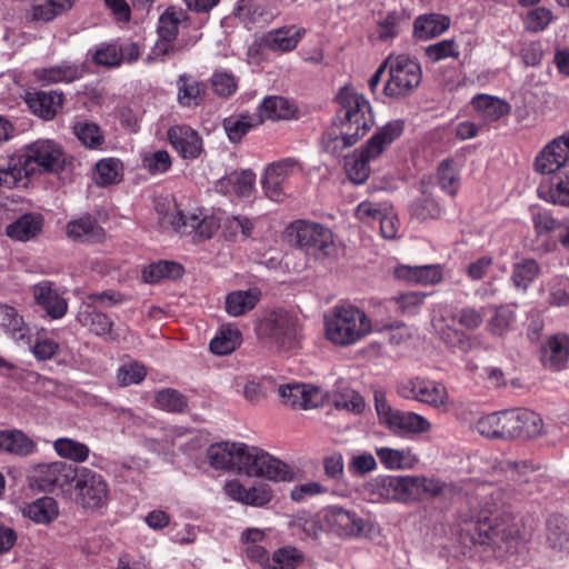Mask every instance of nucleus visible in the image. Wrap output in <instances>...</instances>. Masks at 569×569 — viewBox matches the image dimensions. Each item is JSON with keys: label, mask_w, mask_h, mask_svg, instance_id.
<instances>
[{"label": "nucleus", "mask_w": 569, "mask_h": 569, "mask_svg": "<svg viewBox=\"0 0 569 569\" xmlns=\"http://www.w3.org/2000/svg\"><path fill=\"white\" fill-rule=\"evenodd\" d=\"M395 276L422 286L437 284L443 278L442 268L439 264L399 266L395 269Z\"/></svg>", "instance_id": "27"}, {"label": "nucleus", "mask_w": 569, "mask_h": 569, "mask_svg": "<svg viewBox=\"0 0 569 569\" xmlns=\"http://www.w3.org/2000/svg\"><path fill=\"white\" fill-rule=\"evenodd\" d=\"M156 405L168 412H181L188 405L187 398L174 389L159 390L154 396Z\"/></svg>", "instance_id": "55"}, {"label": "nucleus", "mask_w": 569, "mask_h": 569, "mask_svg": "<svg viewBox=\"0 0 569 569\" xmlns=\"http://www.w3.org/2000/svg\"><path fill=\"white\" fill-rule=\"evenodd\" d=\"M146 376V367L138 361L130 360L118 368L116 379L120 387H128L140 383Z\"/></svg>", "instance_id": "54"}, {"label": "nucleus", "mask_w": 569, "mask_h": 569, "mask_svg": "<svg viewBox=\"0 0 569 569\" xmlns=\"http://www.w3.org/2000/svg\"><path fill=\"white\" fill-rule=\"evenodd\" d=\"M38 451L36 440L21 429H0V452L29 457Z\"/></svg>", "instance_id": "20"}, {"label": "nucleus", "mask_w": 569, "mask_h": 569, "mask_svg": "<svg viewBox=\"0 0 569 569\" xmlns=\"http://www.w3.org/2000/svg\"><path fill=\"white\" fill-rule=\"evenodd\" d=\"M254 114L260 119L261 124L266 120L290 119L295 114V109L287 99L271 96L260 102Z\"/></svg>", "instance_id": "35"}, {"label": "nucleus", "mask_w": 569, "mask_h": 569, "mask_svg": "<svg viewBox=\"0 0 569 569\" xmlns=\"http://www.w3.org/2000/svg\"><path fill=\"white\" fill-rule=\"evenodd\" d=\"M186 18L181 9L174 7L168 8L159 18L157 33L163 39L176 40L179 31V24Z\"/></svg>", "instance_id": "52"}, {"label": "nucleus", "mask_w": 569, "mask_h": 569, "mask_svg": "<svg viewBox=\"0 0 569 569\" xmlns=\"http://www.w3.org/2000/svg\"><path fill=\"white\" fill-rule=\"evenodd\" d=\"M372 161L367 159L360 149L355 150L345 164L350 181L356 184L363 183L370 176V162Z\"/></svg>", "instance_id": "51"}, {"label": "nucleus", "mask_w": 569, "mask_h": 569, "mask_svg": "<svg viewBox=\"0 0 569 569\" xmlns=\"http://www.w3.org/2000/svg\"><path fill=\"white\" fill-rule=\"evenodd\" d=\"M26 102L32 113L44 120H51L62 107L63 94L58 91H38L28 93Z\"/></svg>", "instance_id": "23"}, {"label": "nucleus", "mask_w": 569, "mask_h": 569, "mask_svg": "<svg viewBox=\"0 0 569 569\" xmlns=\"http://www.w3.org/2000/svg\"><path fill=\"white\" fill-rule=\"evenodd\" d=\"M32 295L36 303L40 306L52 319L62 318L68 310L67 300L59 295L50 281H41L33 286Z\"/></svg>", "instance_id": "19"}, {"label": "nucleus", "mask_w": 569, "mask_h": 569, "mask_svg": "<svg viewBox=\"0 0 569 569\" xmlns=\"http://www.w3.org/2000/svg\"><path fill=\"white\" fill-rule=\"evenodd\" d=\"M472 107L486 121H497L510 112V104L489 94H478L472 98Z\"/></svg>", "instance_id": "42"}, {"label": "nucleus", "mask_w": 569, "mask_h": 569, "mask_svg": "<svg viewBox=\"0 0 569 569\" xmlns=\"http://www.w3.org/2000/svg\"><path fill=\"white\" fill-rule=\"evenodd\" d=\"M237 471L248 477L266 478L276 482L295 480V469L269 452L242 443Z\"/></svg>", "instance_id": "3"}, {"label": "nucleus", "mask_w": 569, "mask_h": 569, "mask_svg": "<svg viewBox=\"0 0 569 569\" xmlns=\"http://www.w3.org/2000/svg\"><path fill=\"white\" fill-rule=\"evenodd\" d=\"M73 482L77 499L84 508L97 509L106 503L109 488L100 473L87 467H81L78 468L77 478Z\"/></svg>", "instance_id": "12"}, {"label": "nucleus", "mask_w": 569, "mask_h": 569, "mask_svg": "<svg viewBox=\"0 0 569 569\" xmlns=\"http://www.w3.org/2000/svg\"><path fill=\"white\" fill-rule=\"evenodd\" d=\"M569 166V131L550 140L535 157L533 169L551 174Z\"/></svg>", "instance_id": "13"}, {"label": "nucleus", "mask_w": 569, "mask_h": 569, "mask_svg": "<svg viewBox=\"0 0 569 569\" xmlns=\"http://www.w3.org/2000/svg\"><path fill=\"white\" fill-rule=\"evenodd\" d=\"M516 321V305H500L495 307L492 316L487 321V330L492 336L502 337L515 328Z\"/></svg>", "instance_id": "39"}, {"label": "nucleus", "mask_w": 569, "mask_h": 569, "mask_svg": "<svg viewBox=\"0 0 569 569\" xmlns=\"http://www.w3.org/2000/svg\"><path fill=\"white\" fill-rule=\"evenodd\" d=\"M539 273L540 267L535 259H522L512 266L511 281L517 289L526 291Z\"/></svg>", "instance_id": "50"}, {"label": "nucleus", "mask_w": 569, "mask_h": 569, "mask_svg": "<svg viewBox=\"0 0 569 569\" xmlns=\"http://www.w3.org/2000/svg\"><path fill=\"white\" fill-rule=\"evenodd\" d=\"M500 439L513 440L520 438V408L500 411Z\"/></svg>", "instance_id": "59"}, {"label": "nucleus", "mask_w": 569, "mask_h": 569, "mask_svg": "<svg viewBox=\"0 0 569 569\" xmlns=\"http://www.w3.org/2000/svg\"><path fill=\"white\" fill-rule=\"evenodd\" d=\"M178 224L196 229L200 237L209 239L220 228V219L213 214H203L201 210L188 213L179 212Z\"/></svg>", "instance_id": "37"}, {"label": "nucleus", "mask_w": 569, "mask_h": 569, "mask_svg": "<svg viewBox=\"0 0 569 569\" xmlns=\"http://www.w3.org/2000/svg\"><path fill=\"white\" fill-rule=\"evenodd\" d=\"M375 402L380 423L396 436L413 437L432 429V425L427 418L413 411L391 408L382 395L376 393Z\"/></svg>", "instance_id": "6"}, {"label": "nucleus", "mask_w": 569, "mask_h": 569, "mask_svg": "<svg viewBox=\"0 0 569 569\" xmlns=\"http://www.w3.org/2000/svg\"><path fill=\"white\" fill-rule=\"evenodd\" d=\"M239 442H220L211 445L207 449V459L214 469L237 470L240 457Z\"/></svg>", "instance_id": "26"}, {"label": "nucleus", "mask_w": 569, "mask_h": 569, "mask_svg": "<svg viewBox=\"0 0 569 569\" xmlns=\"http://www.w3.org/2000/svg\"><path fill=\"white\" fill-rule=\"evenodd\" d=\"M289 230L296 244L315 260L325 261L337 257L333 233L323 224L298 220L291 223Z\"/></svg>", "instance_id": "5"}, {"label": "nucleus", "mask_w": 569, "mask_h": 569, "mask_svg": "<svg viewBox=\"0 0 569 569\" xmlns=\"http://www.w3.org/2000/svg\"><path fill=\"white\" fill-rule=\"evenodd\" d=\"M23 516L36 523L48 525L59 516L58 502L52 497H42L23 508Z\"/></svg>", "instance_id": "40"}, {"label": "nucleus", "mask_w": 569, "mask_h": 569, "mask_svg": "<svg viewBox=\"0 0 569 569\" xmlns=\"http://www.w3.org/2000/svg\"><path fill=\"white\" fill-rule=\"evenodd\" d=\"M339 104L338 118L340 120H348L361 110L368 111L370 102L366 97L353 88L345 86L341 88L336 97Z\"/></svg>", "instance_id": "34"}, {"label": "nucleus", "mask_w": 569, "mask_h": 569, "mask_svg": "<svg viewBox=\"0 0 569 569\" xmlns=\"http://www.w3.org/2000/svg\"><path fill=\"white\" fill-rule=\"evenodd\" d=\"M325 519L330 530L342 538L365 536L369 527V522L360 518L355 511L341 507L328 509Z\"/></svg>", "instance_id": "15"}, {"label": "nucleus", "mask_w": 569, "mask_h": 569, "mask_svg": "<svg viewBox=\"0 0 569 569\" xmlns=\"http://www.w3.org/2000/svg\"><path fill=\"white\" fill-rule=\"evenodd\" d=\"M370 331V319L362 310L353 306H336L325 317V336L335 346L355 345Z\"/></svg>", "instance_id": "2"}, {"label": "nucleus", "mask_w": 569, "mask_h": 569, "mask_svg": "<svg viewBox=\"0 0 569 569\" xmlns=\"http://www.w3.org/2000/svg\"><path fill=\"white\" fill-rule=\"evenodd\" d=\"M503 496L499 489L490 492L493 505L489 508L490 517L473 525L472 541L479 545H493L513 553L530 540L533 526L529 519L517 518L503 510Z\"/></svg>", "instance_id": "1"}, {"label": "nucleus", "mask_w": 569, "mask_h": 569, "mask_svg": "<svg viewBox=\"0 0 569 569\" xmlns=\"http://www.w3.org/2000/svg\"><path fill=\"white\" fill-rule=\"evenodd\" d=\"M67 234L73 240L94 242L103 237V229L90 216L72 220L67 224Z\"/></svg>", "instance_id": "43"}, {"label": "nucleus", "mask_w": 569, "mask_h": 569, "mask_svg": "<svg viewBox=\"0 0 569 569\" xmlns=\"http://www.w3.org/2000/svg\"><path fill=\"white\" fill-rule=\"evenodd\" d=\"M261 292L258 288L234 290L226 297L224 309L231 317H240L256 308Z\"/></svg>", "instance_id": "29"}, {"label": "nucleus", "mask_w": 569, "mask_h": 569, "mask_svg": "<svg viewBox=\"0 0 569 569\" xmlns=\"http://www.w3.org/2000/svg\"><path fill=\"white\" fill-rule=\"evenodd\" d=\"M82 68L74 63H64L34 70V77L43 84H52L59 82L70 83L82 78Z\"/></svg>", "instance_id": "33"}, {"label": "nucleus", "mask_w": 569, "mask_h": 569, "mask_svg": "<svg viewBox=\"0 0 569 569\" xmlns=\"http://www.w3.org/2000/svg\"><path fill=\"white\" fill-rule=\"evenodd\" d=\"M74 0H32L28 17L32 21L49 22L69 11Z\"/></svg>", "instance_id": "32"}, {"label": "nucleus", "mask_w": 569, "mask_h": 569, "mask_svg": "<svg viewBox=\"0 0 569 569\" xmlns=\"http://www.w3.org/2000/svg\"><path fill=\"white\" fill-rule=\"evenodd\" d=\"M212 91L220 98H229L238 89V79L229 71L219 70L210 78Z\"/></svg>", "instance_id": "58"}, {"label": "nucleus", "mask_w": 569, "mask_h": 569, "mask_svg": "<svg viewBox=\"0 0 569 569\" xmlns=\"http://www.w3.org/2000/svg\"><path fill=\"white\" fill-rule=\"evenodd\" d=\"M398 391L402 398L422 402L436 409L443 408L449 402V393L441 382L422 377L402 382Z\"/></svg>", "instance_id": "11"}, {"label": "nucleus", "mask_w": 569, "mask_h": 569, "mask_svg": "<svg viewBox=\"0 0 569 569\" xmlns=\"http://www.w3.org/2000/svg\"><path fill=\"white\" fill-rule=\"evenodd\" d=\"M302 561V553L295 547H283L274 551L269 569H297Z\"/></svg>", "instance_id": "57"}, {"label": "nucleus", "mask_w": 569, "mask_h": 569, "mask_svg": "<svg viewBox=\"0 0 569 569\" xmlns=\"http://www.w3.org/2000/svg\"><path fill=\"white\" fill-rule=\"evenodd\" d=\"M450 27V18L445 14L429 13L420 16L415 21V33L420 39L435 38Z\"/></svg>", "instance_id": "44"}, {"label": "nucleus", "mask_w": 569, "mask_h": 569, "mask_svg": "<svg viewBox=\"0 0 569 569\" xmlns=\"http://www.w3.org/2000/svg\"><path fill=\"white\" fill-rule=\"evenodd\" d=\"M403 120L396 119L379 127L369 140L359 148L367 159L377 160L403 133Z\"/></svg>", "instance_id": "17"}, {"label": "nucleus", "mask_w": 569, "mask_h": 569, "mask_svg": "<svg viewBox=\"0 0 569 569\" xmlns=\"http://www.w3.org/2000/svg\"><path fill=\"white\" fill-rule=\"evenodd\" d=\"M389 78L383 87L385 94L401 98L411 93L420 83L422 72L417 60L406 56H389L386 59Z\"/></svg>", "instance_id": "7"}, {"label": "nucleus", "mask_w": 569, "mask_h": 569, "mask_svg": "<svg viewBox=\"0 0 569 569\" xmlns=\"http://www.w3.org/2000/svg\"><path fill=\"white\" fill-rule=\"evenodd\" d=\"M278 392L284 405L305 410L317 408L325 399L320 388L305 383L283 385L278 388Z\"/></svg>", "instance_id": "16"}, {"label": "nucleus", "mask_w": 569, "mask_h": 569, "mask_svg": "<svg viewBox=\"0 0 569 569\" xmlns=\"http://www.w3.org/2000/svg\"><path fill=\"white\" fill-rule=\"evenodd\" d=\"M426 54L431 61L438 62L447 58L458 59L460 51L455 40L450 39L428 46Z\"/></svg>", "instance_id": "63"}, {"label": "nucleus", "mask_w": 569, "mask_h": 569, "mask_svg": "<svg viewBox=\"0 0 569 569\" xmlns=\"http://www.w3.org/2000/svg\"><path fill=\"white\" fill-rule=\"evenodd\" d=\"M79 320L83 326L89 327L94 335L107 340H116L119 337L113 330V321L100 311L92 310L81 312Z\"/></svg>", "instance_id": "46"}, {"label": "nucleus", "mask_w": 569, "mask_h": 569, "mask_svg": "<svg viewBox=\"0 0 569 569\" xmlns=\"http://www.w3.org/2000/svg\"><path fill=\"white\" fill-rule=\"evenodd\" d=\"M168 139L171 146L186 160L200 157L203 146L198 131L187 124H176L169 128Z\"/></svg>", "instance_id": "18"}, {"label": "nucleus", "mask_w": 569, "mask_h": 569, "mask_svg": "<svg viewBox=\"0 0 569 569\" xmlns=\"http://www.w3.org/2000/svg\"><path fill=\"white\" fill-rule=\"evenodd\" d=\"M242 341L240 330L233 325H223L210 341V350L219 356L233 352Z\"/></svg>", "instance_id": "45"}, {"label": "nucleus", "mask_w": 569, "mask_h": 569, "mask_svg": "<svg viewBox=\"0 0 569 569\" xmlns=\"http://www.w3.org/2000/svg\"><path fill=\"white\" fill-rule=\"evenodd\" d=\"M538 197L549 203L569 208V171L539 184Z\"/></svg>", "instance_id": "31"}, {"label": "nucleus", "mask_w": 569, "mask_h": 569, "mask_svg": "<svg viewBox=\"0 0 569 569\" xmlns=\"http://www.w3.org/2000/svg\"><path fill=\"white\" fill-rule=\"evenodd\" d=\"M177 99L180 106L191 108L199 106L206 94V84L198 81L193 77L183 73L180 74L176 82Z\"/></svg>", "instance_id": "30"}, {"label": "nucleus", "mask_w": 569, "mask_h": 569, "mask_svg": "<svg viewBox=\"0 0 569 569\" xmlns=\"http://www.w3.org/2000/svg\"><path fill=\"white\" fill-rule=\"evenodd\" d=\"M520 438H536L542 433L543 421L540 415L528 409H520Z\"/></svg>", "instance_id": "61"}, {"label": "nucleus", "mask_w": 569, "mask_h": 569, "mask_svg": "<svg viewBox=\"0 0 569 569\" xmlns=\"http://www.w3.org/2000/svg\"><path fill=\"white\" fill-rule=\"evenodd\" d=\"M260 124V119L254 113H238L223 119L222 127L232 143H238L254 127Z\"/></svg>", "instance_id": "41"}, {"label": "nucleus", "mask_w": 569, "mask_h": 569, "mask_svg": "<svg viewBox=\"0 0 569 569\" xmlns=\"http://www.w3.org/2000/svg\"><path fill=\"white\" fill-rule=\"evenodd\" d=\"M74 134L88 148H100L103 143V134L98 124L89 121L77 122L73 127Z\"/></svg>", "instance_id": "56"}, {"label": "nucleus", "mask_w": 569, "mask_h": 569, "mask_svg": "<svg viewBox=\"0 0 569 569\" xmlns=\"http://www.w3.org/2000/svg\"><path fill=\"white\" fill-rule=\"evenodd\" d=\"M43 228L40 213H24L6 228V234L16 241L27 242L34 239Z\"/></svg>", "instance_id": "25"}, {"label": "nucleus", "mask_w": 569, "mask_h": 569, "mask_svg": "<svg viewBox=\"0 0 569 569\" xmlns=\"http://www.w3.org/2000/svg\"><path fill=\"white\" fill-rule=\"evenodd\" d=\"M0 323L17 342L31 343L30 329L16 308L0 305Z\"/></svg>", "instance_id": "28"}, {"label": "nucleus", "mask_w": 569, "mask_h": 569, "mask_svg": "<svg viewBox=\"0 0 569 569\" xmlns=\"http://www.w3.org/2000/svg\"><path fill=\"white\" fill-rule=\"evenodd\" d=\"M540 359L552 371L565 369L569 359V338L563 335L550 337L541 347Z\"/></svg>", "instance_id": "21"}, {"label": "nucleus", "mask_w": 569, "mask_h": 569, "mask_svg": "<svg viewBox=\"0 0 569 569\" xmlns=\"http://www.w3.org/2000/svg\"><path fill=\"white\" fill-rule=\"evenodd\" d=\"M256 183V174L251 170L232 172L219 181L221 191L237 197H250Z\"/></svg>", "instance_id": "38"}, {"label": "nucleus", "mask_w": 569, "mask_h": 569, "mask_svg": "<svg viewBox=\"0 0 569 569\" xmlns=\"http://www.w3.org/2000/svg\"><path fill=\"white\" fill-rule=\"evenodd\" d=\"M256 332L260 341L278 350H291L300 339L298 319L284 310L267 312L259 320Z\"/></svg>", "instance_id": "4"}, {"label": "nucleus", "mask_w": 569, "mask_h": 569, "mask_svg": "<svg viewBox=\"0 0 569 569\" xmlns=\"http://www.w3.org/2000/svg\"><path fill=\"white\" fill-rule=\"evenodd\" d=\"M412 502L421 499L422 495L437 496L442 490V485L436 479L419 476H410Z\"/></svg>", "instance_id": "62"}, {"label": "nucleus", "mask_w": 569, "mask_h": 569, "mask_svg": "<svg viewBox=\"0 0 569 569\" xmlns=\"http://www.w3.org/2000/svg\"><path fill=\"white\" fill-rule=\"evenodd\" d=\"M376 455L387 470H411L419 462V457L411 447H379L376 448Z\"/></svg>", "instance_id": "22"}, {"label": "nucleus", "mask_w": 569, "mask_h": 569, "mask_svg": "<svg viewBox=\"0 0 569 569\" xmlns=\"http://www.w3.org/2000/svg\"><path fill=\"white\" fill-rule=\"evenodd\" d=\"M437 181L440 189L449 196H456L460 187L459 168L455 160H442L437 170Z\"/></svg>", "instance_id": "48"}, {"label": "nucleus", "mask_w": 569, "mask_h": 569, "mask_svg": "<svg viewBox=\"0 0 569 569\" xmlns=\"http://www.w3.org/2000/svg\"><path fill=\"white\" fill-rule=\"evenodd\" d=\"M182 274V267L171 261H158L143 269L142 278L148 283H156L163 278H178Z\"/></svg>", "instance_id": "53"}, {"label": "nucleus", "mask_w": 569, "mask_h": 569, "mask_svg": "<svg viewBox=\"0 0 569 569\" xmlns=\"http://www.w3.org/2000/svg\"><path fill=\"white\" fill-rule=\"evenodd\" d=\"M53 449L59 457L77 463L87 461L90 456L86 443L71 438H58L53 441Z\"/></svg>", "instance_id": "49"}, {"label": "nucleus", "mask_w": 569, "mask_h": 569, "mask_svg": "<svg viewBox=\"0 0 569 569\" xmlns=\"http://www.w3.org/2000/svg\"><path fill=\"white\" fill-rule=\"evenodd\" d=\"M305 33L303 28L287 26L270 30L263 41L266 47L272 51L287 52L297 48Z\"/></svg>", "instance_id": "24"}, {"label": "nucleus", "mask_w": 569, "mask_h": 569, "mask_svg": "<svg viewBox=\"0 0 569 569\" xmlns=\"http://www.w3.org/2000/svg\"><path fill=\"white\" fill-rule=\"evenodd\" d=\"M412 214L420 219L437 218L441 214V208L435 198L427 191L411 204Z\"/></svg>", "instance_id": "60"}, {"label": "nucleus", "mask_w": 569, "mask_h": 569, "mask_svg": "<svg viewBox=\"0 0 569 569\" xmlns=\"http://www.w3.org/2000/svg\"><path fill=\"white\" fill-rule=\"evenodd\" d=\"M373 116L371 106L368 111L361 110L348 120H340L341 132L345 134L347 144H355L359 139L365 137L373 126Z\"/></svg>", "instance_id": "36"}, {"label": "nucleus", "mask_w": 569, "mask_h": 569, "mask_svg": "<svg viewBox=\"0 0 569 569\" xmlns=\"http://www.w3.org/2000/svg\"><path fill=\"white\" fill-rule=\"evenodd\" d=\"M16 158L21 160L24 179L36 168L41 172H51L61 168L64 162L61 147L52 140H37L27 146L23 153Z\"/></svg>", "instance_id": "9"}, {"label": "nucleus", "mask_w": 569, "mask_h": 569, "mask_svg": "<svg viewBox=\"0 0 569 569\" xmlns=\"http://www.w3.org/2000/svg\"><path fill=\"white\" fill-rule=\"evenodd\" d=\"M410 476H378L362 486V495L371 502H412Z\"/></svg>", "instance_id": "8"}, {"label": "nucleus", "mask_w": 569, "mask_h": 569, "mask_svg": "<svg viewBox=\"0 0 569 569\" xmlns=\"http://www.w3.org/2000/svg\"><path fill=\"white\" fill-rule=\"evenodd\" d=\"M123 177V164L117 158L101 159L96 164L93 179L100 187L119 183Z\"/></svg>", "instance_id": "47"}, {"label": "nucleus", "mask_w": 569, "mask_h": 569, "mask_svg": "<svg viewBox=\"0 0 569 569\" xmlns=\"http://www.w3.org/2000/svg\"><path fill=\"white\" fill-rule=\"evenodd\" d=\"M500 411L480 417L475 425L476 431L488 439H500Z\"/></svg>", "instance_id": "64"}, {"label": "nucleus", "mask_w": 569, "mask_h": 569, "mask_svg": "<svg viewBox=\"0 0 569 569\" xmlns=\"http://www.w3.org/2000/svg\"><path fill=\"white\" fill-rule=\"evenodd\" d=\"M300 172L301 166L293 158H286L269 164L262 178L266 196L271 200L280 201L288 179Z\"/></svg>", "instance_id": "14"}, {"label": "nucleus", "mask_w": 569, "mask_h": 569, "mask_svg": "<svg viewBox=\"0 0 569 569\" xmlns=\"http://www.w3.org/2000/svg\"><path fill=\"white\" fill-rule=\"evenodd\" d=\"M77 467L63 461L38 463L30 469V482L40 490L68 489L77 478Z\"/></svg>", "instance_id": "10"}]
</instances>
